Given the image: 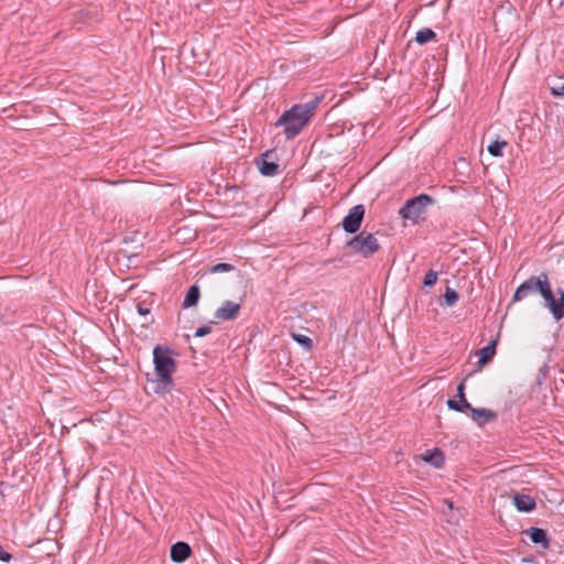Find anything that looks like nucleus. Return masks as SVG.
<instances>
[{
  "label": "nucleus",
  "mask_w": 564,
  "mask_h": 564,
  "mask_svg": "<svg viewBox=\"0 0 564 564\" xmlns=\"http://www.w3.org/2000/svg\"><path fill=\"white\" fill-rule=\"evenodd\" d=\"M545 288H550V282L547 274L542 272L539 276H531L521 283L513 294V301H521L534 292H539L543 296Z\"/></svg>",
  "instance_id": "39448f33"
},
{
  "label": "nucleus",
  "mask_w": 564,
  "mask_h": 564,
  "mask_svg": "<svg viewBox=\"0 0 564 564\" xmlns=\"http://www.w3.org/2000/svg\"><path fill=\"white\" fill-rule=\"evenodd\" d=\"M292 338L306 350H311L313 348V340L306 335L292 334Z\"/></svg>",
  "instance_id": "412c9836"
},
{
  "label": "nucleus",
  "mask_w": 564,
  "mask_h": 564,
  "mask_svg": "<svg viewBox=\"0 0 564 564\" xmlns=\"http://www.w3.org/2000/svg\"><path fill=\"white\" fill-rule=\"evenodd\" d=\"M305 98L306 100H304L302 104H294L293 106H318L319 104L324 102L326 94L323 91H316L306 95Z\"/></svg>",
  "instance_id": "a211bd4d"
},
{
  "label": "nucleus",
  "mask_w": 564,
  "mask_h": 564,
  "mask_svg": "<svg viewBox=\"0 0 564 564\" xmlns=\"http://www.w3.org/2000/svg\"><path fill=\"white\" fill-rule=\"evenodd\" d=\"M235 267L230 263L220 262L209 268L210 273H221L234 271Z\"/></svg>",
  "instance_id": "5701e85b"
},
{
  "label": "nucleus",
  "mask_w": 564,
  "mask_h": 564,
  "mask_svg": "<svg viewBox=\"0 0 564 564\" xmlns=\"http://www.w3.org/2000/svg\"><path fill=\"white\" fill-rule=\"evenodd\" d=\"M347 247L364 258H370L379 250V242L372 234L361 231L347 242Z\"/></svg>",
  "instance_id": "20e7f679"
},
{
  "label": "nucleus",
  "mask_w": 564,
  "mask_h": 564,
  "mask_svg": "<svg viewBox=\"0 0 564 564\" xmlns=\"http://www.w3.org/2000/svg\"><path fill=\"white\" fill-rule=\"evenodd\" d=\"M11 108H3L2 111L3 112H7L8 110H10Z\"/></svg>",
  "instance_id": "c85d7f7f"
},
{
  "label": "nucleus",
  "mask_w": 564,
  "mask_h": 564,
  "mask_svg": "<svg viewBox=\"0 0 564 564\" xmlns=\"http://www.w3.org/2000/svg\"><path fill=\"white\" fill-rule=\"evenodd\" d=\"M435 199L427 194L414 196L403 204L399 210V215L403 220L411 221L412 225H419L425 220L426 208L433 205Z\"/></svg>",
  "instance_id": "7ed1b4c3"
},
{
  "label": "nucleus",
  "mask_w": 564,
  "mask_h": 564,
  "mask_svg": "<svg viewBox=\"0 0 564 564\" xmlns=\"http://www.w3.org/2000/svg\"><path fill=\"white\" fill-rule=\"evenodd\" d=\"M456 397L458 400L448 399L446 404L449 410L456 411V412H466L469 409H471V404L467 401L465 395V380H463L457 386V393Z\"/></svg>",
  "instance_id": "1a4fd4ad"
},
{
  "label": "nucleus",
  "mask_w": 564,
  "mask_h": 564,
  "mask_svg": "<svg viewBox=\"0 0 564 564\" xmlns=\"http://www.w3.org/2000/svg\"><path fill=\"white\" fill-rule=\"evenodd\" d=\"M278 160L276 151L271 149L262 153L256 164L263 176H274L280 172Z\"/></svg>",
  "instance_id": "0eeeda50"
},
{
  "label": "nucleus",
  "mask_w": 564,
  "mask_h": 564,
  "mask_svg": "<svg viewBox=\"0 0 564 564\" xmlns=\"http://www.w3.org/2000/svg\"><path fill=\"white\" fill-rule=\"evenodd\" d=\"M468 411L471 414L473 421L479 426H484L487 422L495 421L498 417L495 411L485 408L476 409L471 406Z\"/></svg>",
  "instance_id": "ddd939ff"
},
{
  "label": "nucleus",
  "mask_w": 564,
  "mask_h": 564,
  "mask_svg": "<svg viewBox=\"0 0 564 564\" xmlns=\"http://www.w3.org/2000/svg\"><path fill=\"white\" fill-rule=\"evenodd\" d=\"M210 332H212V327L205 325V326L198 327L196 329L195 336L196 337H204V336L208 335Z\"/></svg>",
  "instance_id": "bb28decb"
},
{
  "label": "nucleus",
  "mask_w": 564,
  "mask_h": 564,
  "mask_svg": "<svg viewBox=\"0 0 564 564\" xmlns=\"http://www.w3.org/2000/svg\"><path fill=\"white\" fill-rule=\"evenodd\" d=\"M240 308L241 305L239 303L225 301L221 306L215 311L214 317L219 321H230L237 316Z\"/></svg>",
  "instance_id": "9d476101"
},
{
  "label": "nucleus",
  "mask_w": 564,
  "mask_h": 564,
  "mask_svg": "<svg viewBox=\"0 0 564 564\" xmlns=\"http://www.w3.org/2000/svg\"><path fill=\"white\" fill-rule=\"evenodd\" d=\"M192 555V547L188 543L178 541L171 546L170 556L174 563H184Z\"/></svg>",
  "instance_id": "9b49d317"
},
{
  "label": "nucleus",
  "mask_w": 564,
  "mask_h": 564,
  "mask_svg": "<svg viewBox=\"0 0 564 564\" xmlns=\"http://www.w3.org/2000/svg\"><path fill=\"white\" fill-rule=\"evenodd\" d=\"M498 344V338H495L489 341V344L477 351L479 355L478 367L481 368L487 365L496 355V347Z\"/></svg>",
  "instance_id": "2eb2a0df"
},
{
  "label": "nucleus",
  "mask_w": 564,
  "mask_h": 564,
  "mask_svg": "<svg viewBox=\"0 0 564 564\" xmlns=\"http://www.w3.org/2000/svg\"><path fill=\"white\" fill-rule=\"evenodd\" d=\"M556 294L558 295L557 299L550 286L544 289L542 297L544 299L545 305L549 307L553 318L555 321H561L564 318V290L557 289Z\"/></svg>",
  "instance_id": "423d86ee"
},
{
  "label": "nucleus",
  "mask_w": 564,
  "mask_h": 564,
  "mask_svg": "<svg viewBox=\"0 0 564 564\" xmlns=\"http://www.w3.org/2000/svg\"><path fill=\"white\" fill-rule=\"evenodd\" d=\"M316 108H289L275 121V127H283L286 140L294 139L314 116Z\"/></svg>",
  "instance_id": "f03ea898"
},
{
  "label": "nucleus",
  "mask_w": 564,
  "mask_h": 564,
  "mask_svg": "<svg viewBox=\"0 0 564 564\" xmlns=\"http://www.w3.org/2000/svg\"><path fill=\"white\" fill-rule=\"evenodd\" d=\"M513 505L520 512H531L536 507L535 500L531 496L524 494H516L513 496Z\"/></svg>",
  "instance_id": "4468645a"
},
{
  "label": "nucleus",
  "mask_w": 564,
  "mask_h": 564,
  "mask_svg": "<svg viewBox=\"0 0 564 564\" xmlns=\"http://www.w3.org/2000/svg\"><path fill=\"white\" fill-rule=\"evenodd\" d=\"M154 378L148 381L155 394L163 395L174 389L173 375L177 369L175 356L178 354L169 346L156 345L153 348Z\"/></svg>",
  "instance_id": "f257e3e1"
},
{
  "label": "nucleus",
  "mask_w": 564,
  "mask_h": 564,
  "mask_svg": "<svg viewBox=\"0 0 564 564\" xmlns=\"http://www.w3.org/2000/svg\"><path fill=\"white\" fill-rule=\"evenodd\" d=\"M551 94L555 97H564V83H555L551 87Z\"/></svg>",
  "instance_id": "393cba45"
},
{
  "label": "nucleus",
  "mask_w": 564,
  "mask_h": 564,
  "mask_svg": "<svg viewBox=\"0 0 564 564\" xmlns=\"http://www.w3.org/2000/svg\"><path fill=\"white\" fill-rule=\"evenodd\" d=\"M137 311L140 315L147 316L150 314L151 308L144 302H139L137 304Z\"/></svg>",
  "instance_id": "a878e982"
},
{
  "label": "nucleus",
  "mask_w": 564,
  "mask_h": 564,
  "mask_svg": "<svg viewBox=\"0 0 564 564\" xmlns=\"http://www.w3.org/2000/svg\"><path fill=\"white\" fill-rule=\"evenodd\" d=\"M199 288L196 284L189 286L183 301V307L188 308L195 306L199 301Z\"/></svg>",
  "instance_id": "f3484780"
},
{
  "label": "nucleus",
  "mask_w": 564,
  "mask_h": 564,
  "mask_svg": "<svg viewBox=\"0 0 564 564\" xmlns=\"http://www.w3.org/2000/svg\"><path fill=\"white\" fill-rule=\"evenodd\" d=\"M508 145L506 140H496L487 147V151L495 158L503 155L502 150Z\"/></svg>",
  "instance_id": "aec40b11"
},
{
  "label": "nucleus",
  "mask_w": 564,
  "mask_h": 564,
  "mask_svg": "<svg viewBox=\"0 0 564 564\" xmlns=\"http://www.w3.org/2000/svg\"><path fill=\"white\" fill-rule=\"evenodd\" d=\"M524 534L530 538L533 544L541 545L543 550L550 549V539L544 529L530 528L524 531Z\"/></svg>",
  "instance_id": "f8f14e48"
},
{
  "label": "nucleus",
  "mask_w": 564,
  "mask_h": 564,
  "mask_svg": "<svg viewBox=\"0 0 564 564\" xmlns=\"http://www.w3.org/2000/svg\"><path fill=\"white\" fill-rule=\"evenodd\" d=\"M422 459L436 468L442 467L445 460L444 454L440 448L426 451L424 454H422Z\"/></svg>",
  "instance_id": "dca6fc26"
},
{
  "label": "nucleus",
  "mask_w": 564,
  "mask_h": 564,
  "mask_svg": "<svg viewBox=\"0 0 564 564\" xmlns=\"http://www.w3.org/2000/svg\"><path fill=\"white\" fill-rule=\"evenodd\" d=\"M437 281V272L434 270H429L423 279L424 286H433Z\"/></svg>",
  "instance_id": "b1692460"
},
{
  "label": "nucleus",
  "mask_w": 564,
  "mask_h": 564,
  "mask_svg": "<svg viewBox=\"0 0 564 564\" xmlns=\"http://www.w3.org/2000/svg\"><path fill=\"white\" fill-rule=\"evenodd\" d=\"M365 213L366 209L362 204H358L351 207L341 221L343 229L347 234H356L361 226Z\"/></svg>",
  "instance_id": "6e6552de"
},
{
  "label": "nucleus",
  "mask_w": 564,
  "mask_h": 564,
  "mask_svg": "<svg viewBox=\"0 0 564 564\" xmlns=\"http://www.w3.org/2000/svg\"><path fill=\"white\" fill-rule=\"evenodd\" d=\"M11 558H12V555H11L10 553H8L7 551H4V550L0 546V561H2V562H9Z\"/></svg>",
  "instance_id": "cd10ccee"
},
{
  "label": "nucleus",
  "mask_w": 564,
  "mask_h": 564,
  "mask_svg": "<svg viewBox=\"0 0 564 564\" xmlns=\"http://www.w3.org/2000/svg\"><path fill=\"white\" fill-rule=\"evenodd\" d=\"M435 39H436V33L430 28L421 29L415 34V42L419 45H424L427 42L435 40Z\"/></svg>",
  "instance_id": "6ab92c4d"
},
{
  "label": "nucleus",
  "mask_w": 564,
  "mask_h": 564,
  "mask_svg": "<svg viewBox=\"0 0 564 564\" xmlns=\"http://www.w3.org/2000/svg\"><path fill=\"white\" fill-rule=\"evenodd\" d=\"M458 293L454 289L447 286L444 294L445 304L447 306H453L458 301Z\"/></svg>",
  "instance_id": "4be33fe9"
}]
</instances>
